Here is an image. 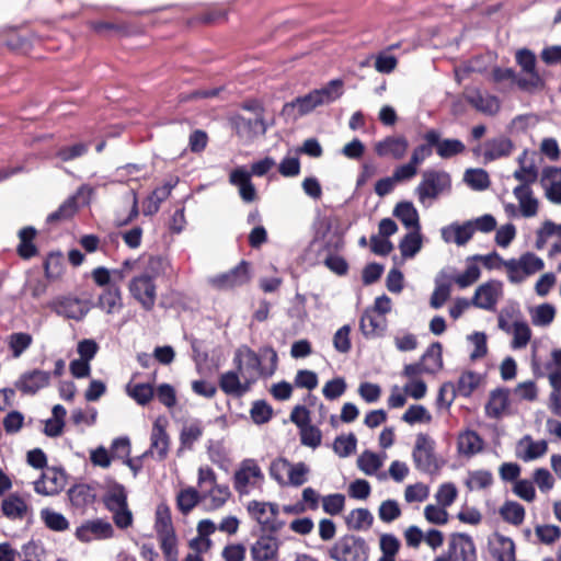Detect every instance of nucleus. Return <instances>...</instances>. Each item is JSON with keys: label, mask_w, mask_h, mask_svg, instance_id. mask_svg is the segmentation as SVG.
Listing matches in <instances>:
<instances>
[{"label": "nucleus", "mask_w": 561, "mask_h": 561, "mask_svg": "<svg viewBox=\"0 0 561 561\" xmlns=\"http://www.w3.org/2000/svg\"><path fill=\"white\" fill-rule=\"evenodd\" d=\"M236 370L253 385L261 376H271L277 366V354L272 348H264L259 356L250 347L240 346L233 357Z\"/></svg>", "instance_id": "obj_1"}, {"label": "nucleus", "mask_w": 561, "mask_h": 561, "mask_svg": "<svg viewBox=\"0 0 561 561\" xmlns=\"http://www.w3.org/2000/svg\"><path fill=\"white\" fill-rule=\"evenodd\" d=\"M310 467L302 462H290L288 459L278 457L271 462L270 476L282 486H301L308 482Z\"/></svg>", "instance_id": "obj_2"}, {"label": "nucleus", "mask_w": 561, "mask_h": 561, "mask_svg": "<svg viewBox=\"0 0 561 561\" xmlns=\"http://www.w3.org/2000/svg\"><path fill=\"white\" fill-rule=\"evenodd\" d=\"M545 268L543 260L534 252L527 251L518 257H512L504 263V271L511 284L518 285Z\"/></svg>", "instance_id": "obj_3"}, {"label": "nucleus", "mask_w": 561, "mask_h": 561, "mask_svg": "<svg viewBox=\"0 0 561 561\" xmlns=\"http://www.w3.org/2000/svg\"><path fill=\"white\" fill-rule=\"evenodd\" d=\"M265 476L254 459H244L233 473V488L239 495H249L255 490H261Z\"/></svg>", "instance_id": "obj_4"}, {"label": "nucleus", "mask_w": 561, "mask_h": 561, "mask_svg": "<svg viewBox=\"0 0 561 561\" xmlns=\"http://www.w3.org/2000/svg\"><path fill=\"white\" fill-rule=\"evenodd\" d=\"M329 556L334 561H366L368 547L362 538L344 536L330 548Z\"/></svg>", "instance_id": "obj_5"}, {"label": "nucleus", "mask_w": 561, "mask_h": 561, "mask_svg": "<svg viewBox=\"0 0 561 561\" xmlns=\"http://www.w3.org/2000/svg\"><path fill=\"white\" fill-rule=\"evenodd\" d=\"M450 176L443 171H426L423 179L416 187V194L420 203L423 205L427 201L437 198L440 194L450 190Z\"/></svg>", "instance_id": "obj_6"}, {"label": "nucleus", "mask_w": 561, "mask_h": 561, "mask_svg": "<svg viewBox=\"0 0 561 561\" xmlns=\"http://www.w3.org/2000/svg\"><path fill=\"white\" fill-rule=\"evenodd\" d=\"M251 278L250 265L242 261L233 268L210 276L207 279L208 285L216 290H232L245 285Z\"/></svg>", "instance_id": "obj_7"}, {"label": "nucleus", "mask_w": 561, "mask_h": 561, "mask_svg": "<svg viewBox=\"0 0 561 561\" xmlns=\"http://www.w3.org/2000/svg\"><path fill=\"white\" fill-rule=\"evenodd\" d=\"M99 348V344L92 339H83L78 342L76 348L78 358L69 363V371L75 378L82 379L90 376L91 362L96 356Z\"/></svg>", "instance_id": "obj_8"}, {"label": "nucleus", "mask_w": 561, "mask_h": 561, "mask_svg": "<svg viewBox=\"0 0 561 561\" xmlns=\"http://www.w3.org/2000/svg\"><path fill=\"white\" fill-rule=\"evenodd\" d=\"M503 295L504 284L499 279H489L476 288L471 302L479 309L494 311Z\"/></svg>", "instance_id": "obj_9"}, {"label": "nucleus", "mask_w": 561, "mask_h": 561, "mask_svg": "<svg viewBox=\"0 0 561 561\" xmlns=\"http://www.w3.org/2000/svg\"><path fill=\"white\" fill-rule=\"evenodd\" d=\"M247 512L263 529L276 531L283 525L277 519L279 508L275 503L253 500L248 503Z\"/></svg>", "instance_id": "obj_10"}, {"label": "nucleus", "mask_w": 561, "mask_h": 561, "mask_svg": "<svg viewBox=\"0 0 561 561\" xmlns=\"http://www.w3.org/2000/svg\"><path fill=\"white\" fill-rule=\"evenodd\" d=\"M168 421L165 417H157L153 422L150 434L149 449L142 457L150 456L156 460L162 461L168 457L170 449V436L167 433Z\"/></svg>", "instance_id": "obj_11"}, {"label": "nucleus", "mask_w": 561, "mask_h": 561, "mask_svg": "<svg viewBox=\"0 0 561 561\" xmlns=\"http://www.w3.org/2000/svg\"><path fill=\"white\" fill-rule=\"evenodd\" d=\"M75 536L79 541L85 543L93 540H105L114 536V528L105 519H89L77 527Z\"/></svg>", "instance_id": "obj_12"}, {"label": "nucleus", "mask_w": 561, "mask_h": 561, "mask_svg": "<svg viewBox=\"0 0 561 561\" xmlns=\"http://www.w3.org/2000/svg\"><path fill=\"white\" fill-rule=\"evenodd\" d=\"M129 291L146 310H150L154 306L157 287L149 274L135 276L129 283Z\"/></svg>", "instance_id": "obj_13"}, {"label": "nucleus", "mask_w": 561, "mask_h": 561, "mask_svg": "<svg viewBox=\"0 0 561 561\" xmlns=\"http://www.w3.org/2000/svg\"><path fill=\"white\" fill-rule=\"evenodd\" d=\"M413 460L416 468L424 472L437 470L438 466L434 456V440L427 435H417L413 450Z\"/></svg>", "instance_id": "obj_14"}, {"label": "nucleus", "mask_w": 561, "mask_h": 561, "mask_svg": "<svg viewBox=\"0 0 561 561\" xmlns=\"http://www.w3.org/2000/svg\"><path fill=\"white\" fill-rule=\"evenodd\" d=\"M451 561H477V551L472 538L465 534L451 536L448 545V556Z\"/></svg>", "instance_id": "obj_15"}, {"label": "nucleus", "mask_w": 561, "mask_h": 561, "mask_svg": "<svg viewBox=\"0 0 561 561\" xmlns=\"http://www.w3.org/2000/svg\"><path fill=\"white\" fill-rule=\"evenodd\" d=\"M409 149V141L403 136H387L375 142L374 150L380 158L403 159Z\"/></svg>", "instance_id": "obj_16"}, {"label": "nucleus", "mask_w": 561, "mask_h": 561, "mask_svg": "<svg viewBox=\"0 0 561 561\" xmlns=\"http://www.w3.org/2000/svg\"><path fill=\"white\" fill-rule=\"evenodd\" d=\"M279 540L272 535L260 536L250 547L252 561H276Z\"/></svg>", "instance_id": "obj_17"}, {"label": "nucleus", "mask_w": 561, "mask_h": 561, "mask_svg": "<svg viewBox=\"0 0 561 561\" xmlns=\"http://www.w3.org/2000/svg\"><path fill=\"white\" fill-rule=\"evenodd\" d=\"M66 485V477L64 472L55 469L47 468L42 477L34 482V490L42 495H55L59 493Z\"/></svg>", "instance_id": "obj_18"}, {"label": "nucleus", "mask_w": 561, "mask_h": 561, "mask_svg": "<svg viewBox=\"0 0 561 561\" xmlns=\"http://www.w3.org/2000/svg\"><path fill=\"white\" fill-rule=\"evenodd\" d=\"M424 374L421 368L413 364L403 367L402 377L407 379L403 386L404 392L414 400H421L427 392L426 382L421 378Z\"/></svg>", "instance_id": "obj_19"}, {"label": "nucleus", "mask_w": 561, "mask_h": 561, "mask_svg": "<svg viewBox=\"0 0 561 561\" xmlns=\"http://www.w3.org/2000/svg\"><path fill=\"white\" fill-rule=\"evenodd\" d=\"M50 382V373L39 369L26 371L15 382V388L25 394H35Z\"/></svg>", "instance_id": "obj_20"}, {"label": "nucleus", "mask_w": 561, "mask_h": 561, "mask_svg": "<svg viewBox=\"0 0 561 561\" xmlns=\"http://www.w3.org/2000/svg\"><path fill=\"white\" fill-rule=\"evenodd\" d=\"M513 194L518 203V211L522 217L533 218L538 215L540 203L528 184L516 186Z\"/></svg>", "instance_id": "obj_21"}, {"label": "nucleus", "mask_w": 561, "mask_h": 561, "mask_svg": "<svg viewBox=\"0 0 561 561\" xmlns=\"http://www.w3.org/2000/svg\"><path fill=\"white\" fill-rule=\"evenodd\" d=\"M53 308L58 314L79 321L89 312L90 302L73 297H65L55 301Z\"/></svg>", "instance_id": "obj_22"}, {"label": "nucleus", "mask_w": 561, "mask_h": 561, "mask_svg": "<svg viewBox=\"0 0 561 561\" xmlns=\"http://www.w3.org/2000/svg\"><path fill=\"white\" fill-rule=\"evenodd\" d=\"M229 182L239 191V195L245 203L256 199V190L251 182V173L244 167L233 169L229 174Z\"/></svg>", "instance_id": "obj_23"}, {"label": "nucleus", "mask_w": 561, "mask_h": 561, "mask_svg": "<svg viewBox=\"0 0 561 561\" xmlns=\"http://www.w3.org/2000/svg\"><path fill=\"white\" fill-rule=\"evenodd\" d=\"M425 141L436 147L437 154L440 158H451L465 150V145L458 139H440V134L437 130H428L424 135Z\"/></svg>", "instance_id": "obj_24"}, {"label": "nucleus", "mask_w": 561, "mask_h": 561, "mask_svg": "<svg viewBox=\"0 0 561 561\" xmlns=\"http://www.w3.org/2000/svg\"><path fill=\"white\" fill-rule=\"evenodd\" d=\"M548 451V444L546 440H534L529 435L520 438L515 448V455L523 461L536 460Z\"/></svg>", "instance_id": "obj_25"}, {"label": "nucleus", "mask_w": 561, "mask_h": 561, "mask_svg": "<svg viewBox=\"0 0 561 561\" xmlns=\"http://www.w3.org/2000/svg\"><path fill=\"white\" fill-rule=\"evenodd\" d=\"M423 247V237L421 230L413 229L408 232L399 242V250L401 256H393V263L401 265L405 260L413 259Z\"/></svg>", "instance_id": "obj_26"}, {"label": "nucleus", "mask_w": 561, "mask_h": 561, "mask_svg": "<svg viewBox=\"0 0 561 561\" xmlns=\"http://www.w3.org/2000/svg\"><path fill=\"white\" fill-rule=\"evenodd\" d=\"M541 185L549 202L561 205V169L548 168L543 171Z\"/></svg>", "instance_id": "obj_27"}, {"label": "nucleus", "mask_w": 561, "mask_h": 561, "mask_svg": "<svg viewBox=\"0 0 561 561\" xmlns=\"http://www.w3.org/2000/svg\"><path fill=\"white\" fill-rule=\"evenodd\" d=\"M489 549L496 561H515V545L508 537L493 534L489 538Z\"/></svg>", "instance_id": "obj_28"}, {"label": "nucleus", "mask_w": 561, "mask_h": 561, "mask_svg": "<svg viewBox=\"0 0 561 561\" xmlns=\"http://www.w3.org/2000/svg\"><path fill=\"white\" fill-rule=\"evenodd\" d=\"M440 236L446 243H455L461 247L469 242L473 232L468 221L463 224L453 222L440 229Z\"/></svg>", "instance_id": "obj_29"}, {"label": "nucleus", "mask_w": 561, "mask_h": 561, "mask_svg": "<svg viewBox=\"0 0 561 561\" xmlns=\"http://www.w3.org/2000/svg\"><path fill=\"white\" fill-rule=\"evenodd\" d=\"M2 514L11 520H22L30 514V507L25 499L19 494L8 495L1 503Z\"/></svg>", "instance_id": "obj_30"}, {"label": "nucleus", "mask_w": 561, "mask_h": 561, "mask_svg": "<svg viewBox=\"0 0 561 561\" xmlns=\"http://www.w3.org/2000/svg\"><path fill=\"white\" fill-rule=\"evenodd\" d=\"M219 385L225 393L236 397L244 394L252 387L237 370H229L222 374Z\"/></svg>", "instance_id": "obj_31"}, {"label": "nucleus", "mask_w": 561, "mask_h": 561, "mask_svg": "<svg viewBox=\"0 0 561 561\" xmlns=\"http://www.w3.org/2000/svg\"><path fill=\"white\" fill-rule=\"evenodd\" d=\"M359 327L366 337H377L386 331L387 319L368 308L360 318Z\"/></svg>", "instance_id": "obj_32"}, {"label": "nucleus", "mask_w": 561, "mask_h": 561, "mask_svg": "<svg viewBox=\"0 0 561 561\" xmlns=\"http://www.w3.org/2000/svg\"><path fill=\"white\" fill-rule=\"evenodd\" d=\"M483 449V440L473 431H463L457 437V450L459 455L470 458Z\"/></svg>", "instance_id": "obj_33"}, {"label": "nucleus", "mask_w": 561, "mask_h": 561, "mask_svg": "<svg viewBox=\"0 0 561 561\" xmlns=\"http://www.w3.org/2000/svg\"><path fill=\"white\" fill-rule=\"evenodd\" d=\"M528 313L533 325L548 328L556 319L557 308L550 302H542L528 308Z\"/></svg>", "instance_id": "obj_34"}, {"label": "nucleus", "mask_w": 561, "mask_h": 561, "mask_svg": "<svg viewBox=\"0 0 561 561\" xmlns=\"http://www.w3.org/2000/svg\"><path fill=\"white\" fill-rule=\"evenodd\" d=\"M204 426L198 420L185 421L180 432V451L191 449L203 436Z\"/></svg>", "instance_id": "obj_35"}, {"label": "nucleus", "mask_w": 561, "mask_h": 561, "mask_svg": "<svg viewBox=\"0 0 561 561\" xmlns=\"http://www.w3.org/2000/svg\"><path fill=\"white\" fill-rule=\"evenodd\" d=\"M414 365L419 366L423 373L434 374L438 371L443 367L442 359V345L439 343H433L426 350L425 354L422 356L420 363H415Z\"/></svg>", "instance_id": "obj_36"}, {"label": "nucleus", "mask_w": 561, "mask_h": 561, "mask_svg": "<svg viewBox=\"0 0 561 561\" xmlns=\"http://www.w3.org/2000/svg\"><path fill=\"white\" fill-rule=\"evenodd\" d=\"M236 126L238 135L247 140L264 135L266 131V126L262 116H255L253 121L245 119L244 117H238Z\"/></svg>", "instance_id": "obj_37"}, {"label": "nucleus", "mask_w": 561, "mask_h": 561, "mask_svg": "<svg viewBox=\"0 0 561 561\" xmlns=\"http://www.w3.org/2000/svg\"><path fill=\"white\" fill-rule=\"evenodd\" d=\"M231 496L229 486L226 484H214L207 492H203L202 499L205 500L207 508L210 511L222 507Z\"/></svg>", "instance_id": "obj_38"}, {"label": "nucleus", "mask_w": 561, "mask_h": 561, "mask_svg": "<svg viewBox=\"0 0 561 561\" xmlns=\"http://www.w3.org/2000/svg\"><path fill=\"white\" fill-rule=\"evenodd\" d=\"M467 98L469 103L482 113L493 115L500 110L499 100L490 94L473 91Z\"/></svg>", "instance_id": "obj_39"}, {"label": "nucleus", "mask_w": 561, "mask_h": 561, "mask_svg": "<svg viewBox=\"0 0 561 561\" xmlns=\"http://www.w3.org/2000/svg\"><path fill=\"white\" fill-rule=\"evenodd\" d=\"M481 276V268L473 260V255L466 259V268L457 274L453 279L455 284L463 289L474 284Z\"/></svg>", "instance_id": "obj_40"}, {"label": "nucleus", "mask_w": 561, "mask_h": 561, "mask_svg": "<svg viewBox=\"0 0 561 561\" xmlns=\"http://www.w3.org/2000/svg\"><path fill=\"white\" fill-rule=\"evenodd\" d=\"M510 334L513 336L511 346L514 350H520L527 346L531 339V329L522 318L512 322Z\"/></svg>", "instance_id": "obj_41"}, {"label": "nucleus", "mask_w": 561, "mask_h": 561, "mask_svg": "<svg viewBox=\"0 0 561 561\" xmlns=\"http://www.w3.org/2000/svg\"><path fill=\"white\" fill-rule=\"evenodd\" d=\"M172 191V185L170 183H165L160 187H157L144 202L142 204V213L146 216H151L156 214L160 204L167 199Z\"/></svg>", "instance_id": "obj_42"}, {"label": "nucleus", "mask_w": 561, "mask_h": 561, "mask_svg": "<svg viewBox=\"0 0 561 561\" xmlns=\"http://www.w3.org/2000/svg\"><path fill=\"white\" fill-rule=\"evenodd\" d=\"M553 237L561 240V224H556L550 219L543 220L536 230L535 248L537 250H542L549 239Z\"/></svg>", "instance_id": "obj_43"}, {"label": "nucleus", "mask_w": 561, "mask_h": 561, "mask_svg": "<svg viewBox=\"0 0 561 561\" xmlns=\"http://www.w3.org/2000/svg\"><path fill=\"white\" fill-rule=\"evenodd\" d=\"M66 414L67 411L62 405H54L51 410V416L48 420H46L44 425L45 435L49 437H57L61 435L65 426Z\"/></svg>", "instance_id": "obj_44"}, {"label": "nucleus", "mask_w": 561, "mask_h": 561, "mask_svg": "<svg viewBox=\"0 0 561 561\" xmlns=\"http://www.w3.org/2000/svg\"><path fill=\"white\" fill-rule=\"evenodd\" d=\"M393 215L407 227L421 230L419 214L412 203L403 202L396 206Z\"/></svg>", "instance_id": "obj_45"}, {"label": "nucleus", "mask_w": 561, "mask_h": 561, "mask_svg": "<svg viewBox=\"0 0 561 561\" xmlns=\"http://www.w3.org/2000/svg\"><path fill=\"white\" fill-rule=\"evenodd\" d=\"M513 150V144L506 138H497L485 144L484 159L495 160L508 156Z\"/></svg>", "instance_id": "obj_46"}, {"label": "nucleus", "mask_w": 561, "mask_h": 561, "mask_svg": "<svg viewBox=\"0 0 561 561\" xmlns=\"http://www.w3.org/2000/svg\"><path fill=\"white\" fill-rule=\"evenodd\" d=\"M36 236V230L33 227H25L19 231V245L18 253L23 259H30L37 252L33 240Z\"/></svg>", "instance_id": "obj_47"}, {"label": "nucleus", "mask_w": 561, "mask_h": 561, "mask_svg": "<svg viewBox=\"0 0 561 561\" xmlns=\"http://www.w3.org/2000/svg\"><path fill=\"white\" fill-rule=\"evenodd\" d=\"M493 483V476L489 470L479 469L467 473L465 485L470 491H480L489 488Z\"/></svg>", "instance_id": "obj_48"}, {"label": "nucleus", "mask_w": 561, "mask_h": 561, "mask_svg": "<svg viewBox=\"0 0 561 561\" xmlns=\"http://www.w3.org/2000/svg\"><path fill=\"white\" fill-rule=\"evenodd\" d=\"M39 517L45 526L53 531H65L69 528L68 519L61 513L51 508L41 510Z\"/></svg>", "instance_id": "obj_49"}, {"label": "nucleus", "mask_w": 561, "mask_h": 561, "mask_svg": "<svg viewBox=\"0 0 561 561\" xmlns=\"http://www.w3.org/2000/svg\"><path fill=\"white\" fill-rule=\"evenodd\" d=\"M373 514L366 508H356L348 513L346 516V524L348 528L354 530H366L373 524Z\"/></svg>", "instance_id": "obj_50"}, {"label": "nucleus", "mask_w": 561, "mask_h": 561, "mask_svg": "<svg viewBox=\"0 0 561 561\" xmlns=\"http://www.w3.org/2000/svg\"><path fill=\"white\" fill-rule=\"evenodd\" d=\"M105 506L111 510H116L127 505V495L125 488L118 483H111L104 495Z\"/></svg>", "instance_id": "obj_51"}, {"label": "nucleus", "mask_w": 561, "mask_h": 561, "mask_svg": "<svg viewBox=\"0 0 561 561\" xmlns=\"http://www.w3.org/2000/svg\"><path fill=\"white\" fill-rule=\"evenodd\" d=\"M383 460V456L366 450L357 458V466L365 474L373 476L382 467Z\"/></svg>", "instance_id": "obj_52"}, {"label": "nucleus", "mask_w": 561, "mask_h": 561, "mask_svg": "<svg viewBox=\"0 0 561 561\" xmlns=\"http://www.w3.org/2000/svg\"><path fill=\"white\" fill-rule=\"evenodd\" d=\"M467 342L471 347L469 357L471 360H478L488 354V337L483 332H473L467 336Z\"/></svg>", "instance_id": "obj_53"}, {"label": "nucleus", "mask_w": 561, "mask_h": 561, "mask_svg": "<svg viewBox=\"0 0 561 561\" xmlns=\"http://www.w3.org/2000/svg\"><path fill=\"white\" fill-rule=\"evenodd\" d=\"M482 376L473 371H465L460 375L455 386L458 394L469 397L481 383Z\"/></svg>", "instance_id": "obj_54"}, {"label": "nucleus", "mask_w": 561, "mask_h": 561, "mask_svg": "<svg viewBox=\"0 0 561 561\" xmlns=\"http://www.w3.org/2000/svg\"><path fill=\"white\" fill-rule=\"evenodd\" d=\"M508 408V394L504 390H495L491 393L486 404V413L490 416L499 417Z\"/></svg>", "instance_id": "obj_55"}, {"label": "nucleus", "mask_w": 561, "mask_h": 561, "mask_svg": "<svg viewBox=\"0 0 561 561\" xmlns=\"http://www.w3.org/2000/svg\"><path fill=\"white\" fill-rule=\"evenodd\" d=\"M126 392L140 405L148 404L154 396L153 387L150 383H128Z\"/></svg>", "instance_id": "obj_56"}, {"label": "nucleus", "mask_w": 561, "mask_h": 561, "mask_svg": "<svg viewBox=\"0 0 561 561\" xmlns=\"http://www.w3.org/2000/svg\"><path fill=\"white\" fill-rule=\"evenodd\" d=\"M99 306L107 313H114L122 308L121 291L117 287H108L99 299Z\"/></svg>", "instance_id": "obj_57"}, {"label": "nucleus", "mask_w": 561, "mask_h": 561, "mask_svg": "<svg viewBox=\"0 0 561 561\" xmlns=\"http://www.w3.org/2000/svg\"><path fill=\"white\" fill-rule=\"evenodd\" d=\"M321 105L334 102L343 94V82L341 80H332L325 87L314 90Z\"/></svg>", "instance_id": "obj_58"}, {"label": "nucleus", "mask_w": 561, "mask_h": 561, "mask_svg": "<svg viewBox=\"0 0 561 561\" xmlns=\"http://www.w3.org/2000/svg\"><path fill=\"white\" fill-rule=\"evenodd\" d=\"M154 528L158 535L174 531L170 507L160 503L156 508Z\"/></svg>", "instance_id": "obj_59"}, {"label": "nucleus", "mask_w": 561, "mask_h": 561, "mask_svg": "<svg viewBox=\"0 0 561 561\" xmlns=\"http://www.w3.org/2000/svg\"><path fill=\"white\" fill-rule=\"evenodd\" d=\"M500 514L504 520L513 525L522 524L525 518L524 507L519 503L512 501L503 504L500 508Z\"/></svg>", "instance_id": "obj_60"}, {"label": "nucleus", "mask_w": 561, "mask_h": 561, "mask_svg": "<svg viewBox=\"0 0 561 561\" xmlns=\"http://www.w3.org/2000/svg\"><path fill=\"white\" fill-rule=\"evenodd\" d=\"M463 180L476 191H483L490 185L489 174L483 169L467 170Z\"/></svg>", "instance_id": "obj_61"}, {"label": "nucleus", "mask_w": 561, "mask_h": 561, "mask_svg": "<svg viewBox=\"0 0 561 561\" xmlns=\"http://www.w3.org/2000/svg\"><path fill=\"white\" fill-rule=\"evenodd\" d=\"M165 561H178V540L174 531L158 535Z\"/></svg>", "instance_id": "obj_62"}, {"label": "nucleus", "mask_w": 561, "mask_h": 561, "mask_svg": "<svg viewBox=\"0 0 561 561\" xmlns=\"http://www.w3.org/2000/svg\"><path fill=\"white\" fill-rule=\"evenodd\" d=\"M201 497L194 488L183 489L176 496L178 507L182 513L186 514L196 506Z\"/></svg>", "instance_id": "obj_63"}, {"label": "nucleus", "mask_w": 561, "mask_h": 561, "mask_svg": "<svg viewBox=\"0 0 561 561\" xmlns=\"http://www.w3.org/2000/svg\"><path fill=\"white\" fill-rule=\"evenodd\" d=\"M402 421L413 425L416 423L427 424L432 421L428 410L420 404L411 405L402 415Z\"/></svg>", "instance_id": "obj_64"}]
</instances>
